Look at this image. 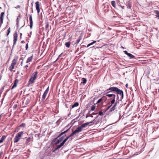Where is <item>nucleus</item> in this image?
<instances>
[{
	"label": "nucleus",
	"instance_id": "nucleus-1",
	"mask_svg": "<svg viewBox=\"0 0 159 159\" xmlns=\"http://www.w3.org/2000/svg\"><path fill=\"white\" fill-rule=\"evenodd\" d=\"M108 90H110L114 92H116L118 94V95L120 97V100L121 101V100L123 98V93L122 91L120 90L117 88L115 87H112L109 88L107 90V91Z\"/></svg>",
	"mask_w": 159,
	"mask_h": 159
},
{
	"label": "nucleus",
	"instance_id": "nucleus-2",
	"mask_svg": "<svg viewBox=\"0 0 159 159\" xmlns=\"http://www.w3.org/2000/svg\"><path fill=\"white\" fill-rule=\"evenodd\" d=\"M81 130H75L73 131L70 135L67 136L59 145H58L57 146V148H56V149H58L60 148L61 147L64 145L66 142L70 137L73 136L74 134L80 132L81 131Z\"/></svg>",
	"mask_w": 159,
	"mask_h": 159
},
{
	"label": "nucleus",
	"instance_id": "nucleus-3",
	"mask_svg": "<svg viewBox=\"0 0 159 159\" xmlns=\"http://www.w3.org/2000/svg\"><path fill=\"white\" fill-rule=\"evenodd\" d=\"M37 74L38 72L37 71L35 72L32 74L29 81L30 83L33 84L34 83V80H35L36 78Z\"/></svg>",
	"mask_w": 159,
	"mask_h": 159
},
{
	"label": "nucleus",
	"instance_id": "nucleus-4",
	"mask_svg": "<svg viewBox=\"0 0 159 159\" xmlns=\"http://www.w3.org/2000/svg\"><path fill=\"white\" fill-rule=\"evenodd\" d=\"M23 134V132H20L17 133L14 139V142L15 143L17 142L22 137Z\"/></svg>",
	"mask_w": 159,
	"mask_h": 159
},
{
	"label": "nucleus",
	"instance_id": "nucleus-5",
	"mask_svg": "<svg viewBox=\"0 0 159 159\" xmlns=\"http://www.w3.org/2000/svg\"><path fill=\"white\" fill-rule=\"evenodd\" d=\"M17 57H16L12 60L11 67V70L14 68V66L16 65L17 63Z\"/></svg>",
	"mask_w": 159,
	"mask_h": 159
},
{
	"label": "nucleus",
	"instance_id": "nucleus-6",
	"mask_svg": "<svg viewBox=\"0 0 159 159\" xmlns=\"http://www.w3.org/2000/svg\"><path fill=\"white\" fill-rule=\"evenodd\" d=\"M49 90V87H48L46 90L44 92L43 95L42 97V100L44 101L45 98L46 96L47 95V94L48 93V92Z\"/></svg>",
	"mask_w": 159,
	"mask_h": 159
},
{
	"label": "nucleus",
	"instance_id": "nucleus-7",
	"mask_svg": "<svg viewBox=\"0 0 159 159\" xmlns=\"http://www.w3.org/2000/svg\"><path fill=\"white\" fill-rule=\"evenodd\" d=\"M35 4L36 5V8L37 11V12L39 13L40 12V4L39 2L38 1L36 2Z\"/></svg>",
	"mask_w": 159,
	"mask_h": 159
},
{
	"label": "nucleus",
	"instance_id": "nucleus-8",
	"mask_svg": "<svg viewBox=\"0 0 159 159\" xmlns=\"http://www.w3.org/2000/svg\"><path fill=\"white\" fill-rule=\"evenodd\" d=\"M4 12H2L1 14L0 17V27L1 26L2 24L3 23V20L4 18Z\"/></svg>",
	"mask_w": 159,
	"mask_h": 159
},
{
	"label": "nucleus",
	"instance_id": "nucleus-9",
	"mask_svg": "<svg viewBox=\"0 0 159 159\" xmlns=\"http://www.w3.org/2000/svg\"><path fill=\"white\" fill-rule=\"evenodd\" d=\"M17 34L16 33H15L14 34L13 46L16 43V42L17 40Z\"/></svg>",
	"mask_w": 159,
	"mask_h": 159
},
{
	"label": "nucleus",
	"instance_id": "nucleus-10",
	"mask_svg": "<svg viewBox=\"0 0 159 159\" xmlns=\"http://www.w3.org/2000/svg\"><path fill=\"white\" fill-rule=\"evenodd\" d=\"M124 52L125 54L128 56H129L130 58L131 59L135 58V56H134L133 55L130 53H128L127 51H124Z\"/></svg>",
	"mask_w": 159,
	"mask_h": 159
},
{
	"label": "nucleus",
	"instance_id": "nucleus-11",
	"mask_svg": "<svg viewBox=\"0 0 159 159\" xmlns=\"http://www.w3.org/2000/svg\"><path fill=\"white\" fill-rule=\"evenodd\" d=\"M29 19H30V27L31 29L32 28L33 26V22L32 20V15H29Z\"/></svg>",
	"mask_w": 159,
	"mask_h": 159
},
{
	"label": "nucleus",
	"instance_id": "nucleus-12",
	"mask_svg": "<svg viewBox=\"0 0 159 159\" xmlns=\"http://www.w3.org/2000/svg\"><path fill=\"white\" fill-rule=\"evenodd\" d=\"M92 122H88V123H84L81 126V127H78L77 129H81L82 128H83V127H85L86 126L88 125L90 123H92Z\"/></svg>",
	"mask_w": 159,
	"mask_h": 159
},
{
	"label": "nucleus",
	"instance_id": "nucleus-13",
	"mask_svg": "<svg viewBox=\"0 0 159 159\" xmlns=\"http://www.w3.org/2000/svg\"><path fill=\"white\" fill-rule=\"evenodd\" d=\"M32 141V138L29 137L26 139L25 143L26 144H29L30 143V142Z\"/></svg>",
	"mask_w": 159,
	"mask_h": 159
},
{
	"label": "nucleus",
	"instance_id": "nucleus-14",
	"mask_svg": "<svg viewBox=\"0 0 159 159\" xmlns=\"http://www.w3.org/2000/svg\"><path fill=\"white\" fill-rule=\"evenodd\" d=\"M116 105H117L116 103L114 105L113 107L111 108V110H110V111H114L115 110L116 107Z\"/></svg>",
	"mask_w": 159,
	"mask_h": 159
},
{
	"label": "nucleus",
	"instance_id": "nucleus-15",
	"mask_svg": "<svg viewBox=\"0 0 159 159\" xmlns=\"http://www.w3.org/2000/svg\"><path fill=\"white\" fill-rule=\"evenodd\" d=\"M18 82V80L17 81L16 80L15 81V82H14V83L13 85V86L11 88L12 89H13L15 87H16L17 84Z\"/></svg>",
	"mask_w": 159,
	"mask_h": 159
},
{
	"label": "nucleus",
	"instance_id": "nucleus-16",
	"mask_svg": "<svg viewBox=\"0 0 159 159\" xmlns=\"http://www.w3.org/2000/svg\"><path fill=\"white\" fill-rule=\"evenodd\" d=\"M106 96L111 98H113V97H116L115 95L113 94H108L106 95Z\"/></svg>",
	"mask_w": 159,
	"mask_h": 159
},
{
	"label": "nucleus",
	"instance_id": "nucleus-17",
	"mask_svg": "<svg viewBox=\"0 0 159 159\" xmlns=\"http://www.w3.org/2000/svg\"><path fill=\"white\" fill-rule=\"evenodd\" d=\"M6 138V136L5 135L3 136L1 139H0V143H2L3 142V140L5 139Z\"/></svg>",
	"mask_w": 159,
	"mask_h": 159
},
{
	"label": "nucleus",
	"instance_id": "nucleus-18",
	"mask_svg": "<svg viewBox=\"0 0 159 159\" xmlns=\"http://www.w3.org/2000/svg\"><path fill=\"white\" fill-rule=\"evenodd\" d=\"M25 124L24 123L21 124L19 126V129H23L25 128Z\"/></svg>",
	"mask_w": 159,
	"mask_h": 159
},
{
	"label": "nucleus",
	"instance_id": "nucleus-19",
	"mask_svg": "<svg viewBox=\"0 0 159 159\" xmlns=\"http://www.w3.org/2000/svg\"><path fill=\"white\" fill-rule=\"evenodd\" d=\"M79 105V103L77 102H76L72 106V108H74L75 107H77Z\"/></svg>",
	"mask_w": 159,
	"mask_h": 159
},
{
	"label": "nucleus",
	"instance_id": "nucleus-20",
	"mask_svg": "<svg viewBox=\"0 0 159 159\" xmlns=\"http://www.w3.org/2000/svg\"><path fill=\"white\" fill-rule=\"evenodd\" d=\"M32 57H33V56H32L29 57L28 58V59L26 61L27 63H28L31 61L32 59Z\"/></svg>",
	"mask_w": 159,
	"mask_h": 159
},
{
	"label": "nucleus",
	"instance_id": "nucleus-21",
	"mask_svg": "<svg viewBox=\"0 0 159 159\" xmlns=\"http://www.w3.org/2000/svg\"><path fill=\"white\" fill-rule=\"evenodd\" d=\"M115 97H113V98H111L112 99L111 101V105H112L115 103Z\"/></svg>",
	"mask_w": 159,
	"mask_h": 159
},
{
	"label": "nucleus",
	"instance_id": "nucleus-22",
	"mask_svg": "<svg viewBox=\"0 0 159 159\" xmlns=\"http://www.w3.org/2000/svg\"><path fill=\"white\" fill-rule=\"evenodd\" d=\"M96 42V41H93V42H92V43L89 44L87 45V47H89L90 46L93 45V44L95 43Z\"/></svg>",
	"mask_w": 159,
	"mask_h": 159
},
{
	"label": "nucleus",
	"instance_id": "nucleus-23",
	"mask_svg": "<svg viewBox=\"0 0 159 159\" xmlns=\"http://www.w3.org/2000/svg\"><path fill=\"white\" fill-rule=\"evenodd\" d=\"M155 14H156L157 17H158V19H159V11H155Z\"/></svg>",
	"mask_w": 159,
	"mask_h": 159
},
{
	"label": "nucleus",
	"instance_id": "nucleus-24",
	"mask_svg": "<svg viewBox=\"0 0 159 159\" xmlns=\"http://www.w3.org/2000/svg\"><path fill=\"white\" fill-rule=\"evenodd\" d=\"M82 80H83V82H81V83H83V84H85L87 82V80L84 78L82 79Z\"/></svg>",
	"mask_w": 159,
	"mask_h": 159
},
{
	"label": "nucleus",
	"instance_id": "nucleus-25",
	"mask_svg": "<svg viewBox=\"0 0 159 159\" xmlns=\"http://www.w3.org/2000/svg\"><path fill=\"white\" fill-rule=\"evenodd\" d=\"M111 4L112 6L114 7H116V3L115 2V1H112L111 2Z\"/></svg>",
	"mask_w": 159,
	"mask_h": 159
},
{
	"label": "nucleus",
	"instance_id": "nucleus-26",
	"mask_svg": "<svg viewBox=\"0 0 159 159\" xmlns=\"http://www.w3.org/2000/svg\"><path fill=\"white\" fill-rule=\"evenodd\" d=\"M65 45L66 46L67 48H69L70 45V42H68L65 43Z\"/></svg>",
	"mask_w": 159,
	"mask_h": 159
},
{
	"label": "nucleus",
	"instance_id": "nucleus-27",
	"mask_svg": "<svg viewBox=\"0 0 159 159\" xmlns=\"http://www.w3.org/2000/svg\"><path fill=\"white\" fill-rule=\"evenodd\" d=\"M66 130V131H65L63 132L62 133H61L58 136V137H59L60 136H61V135H62V134H64V133L67 132V131L68 130Z\"/></svg>",
	"mask_w": 159,
	"mask_h": 159
},
{
	"label": "nucleus",
	"instance_id": "nucleus-28",
	"mask_svg": "<svg viewBox=\"0 0 159 159\" xmlns=\"http://www.w3.org/2000/svg\"><path fill=\"white\" fill-rule=\"evenodd\" d=\"M64 135L63 137L61 138L60 139V140H58V141L57 142V143H59V142H61V141L63 139V137H64Z\"/></svg>",
	"mask_w": 159,
	"mask_h": 159
},
{
	"label": "nucleus",
	"instance_id": "nucleus-29",
	"mask_svg": "<svg viewBox=\"0 0 159 159\" xmlns=\"http://www.w3.org/2000/svg\"><path fill=\"white\" fill-rule=\"evenodd\" d=\"M95 108V106L93 105L91 107V110L92 111H94Z\"/></svg>",
	"mask_w": 159,
	"mask_h": 159
},
{
	"label": "nucleus",
	"instance_id": "nucleus-30",
	"mask_svg": "<svg viewBox=\"0 0 159 159\" xmlns=\"http://www.w3.org/2000/svg\"><path fill=\"white\" fill-rule=\"evenodd\" d=\"M7 36L8 35L10 32V27H9L7 30Z\"/></svg>",
	"mask_w": 159,
	"mask_h": 159
},
{
	"label": "nucleus",
	"instance_id": "nucleus-31",
	"mask_svg": "<svg viewBox=\"0 0 159 159\" xmlns=\"http://www.w3.org/2000/svg\"><path fill=\"white\" fill-rule=\"evenodd\" d=\"M99 115L100 116H102V115H103V112L102 111H99Z\"/></svg>",
	"mask_w": 159,
	"mask_h": 159
},
{
	"label": "nucleus",
	"instance_id": "nucleus-32",
	"mask_svg": "<svg viewBox=\"0 0 159 159\" xmlns=\"http://www.w3.org/2000/svg\"><path fill=\"white\" fill-rule=\"evenodd\" d=\"M102 100V99L101 98V99H99L98 101H97V103H100V102H101Z\"/></svg>",
	"mask_w": 159,
	"mask_h": 159
},
{
	"label": "nucleus",
	"instance_id": "nucleus-33",
	"mask_svg": "<svg viewBox=\"0 0 159 159\" xmlns=\"http://www.w3.org/2000/svg\"><path fill=\"white\" fill-rule=\"evenodd\" d=\"M28 67V65H26L24 67L25 69H27V67Z\"/></svg>",
	"mask_w": 159,
	"mask_h": 159
},
{
	"label": "nucleus",
	"instance_id": "nucleus-34",
	"mask_svg": "<svg viewBox=\"0 0 159 159\" xmlns=\"http://www.w3.org/2000/svg\"><path fill=\"white\" fill-rule=\"evenodd\" d=\"M25 48H26V49H27L28 48V44L27 43L26 45Z\"/></svg>",
	"mask_w": 159,
	"mask_h": 159
},
{
	"label": "nucleus",
	"instance_id": "nucleus-35",
	"mask_svg": "<svg viewBox=\"0 0 159 159\" xmlns=\"http://www.w3.org/2000/svg\"><path fill=\"white\" fill-rule=\"evenodd\" d=\"M119 96H120L119 95H117V99L118 100H119Z\"/></svg>",
	"mask_w": 159,
	"mask_h": 159
},
{
	"label": "nucleus",
	"instance_id": "nucleus-36",
	"mask_svg": "<svg viewBox=\"0 0 159 159\" xmlns=\"http://www.w3.org/2000/svg\"><path fill=\"white\" fill-rule=\"evenodd\" d=\"M111 105H111L110 106L108 107H107V109H108L110 108V107H111Z\"/></svg>",
	"mask_w": 159,
	"mask_h": 159
},
{
	"label": "nucleus",
	"instance_id": "nucleus-37",
	"mask_svg": "<svg viewBox=\"0 0 159 159\" xmlns=\"http://www.w3.org/2000/svg\"><path fill=\"white\" fill-rule=\"evenodd\" d=\"M125 86H126V87L127 88L128 86V84H126L125 85Z\"/></svg>",
	"mask_w": 159,
	"mask_h": 159
},
{
	"label": "nucleus",
	"instance_id": "nucleus-38",
	"mask_svg": "<svg viewBox=\"0 0 159 159\" xmlns=\"http://www.w3.org/2000/svg\"><path fill=\"white\" fill-rule=\"evenodd\" d=\"M97 114V113H92V114H93V115H95V114Z\"/></svg>",
	"mask_w": 159,
	"mask_h": 159
},
{
	"label": "nucleus",
	"instance_id": "nucleus-39",
	"mask_svg": "<svg viewBox=\"0 0 159 159\" xmlns=\"http://www.w3.org/2000/svg\"><path fill=\"white\" fill-rule=\"evenodd\" d=\"M21 42L22 43H24L25 42H24V41H21Z\"/></svg>",
	"mask_w": 159,
	"mask_h": 159
},
{
	"label": "nucleus",
	"instance_id": "nucleus-40",
	"mask_svg": "<svg viewBox=\"0 0 159 159\" xmlns=\"http://www.w3.org/2000/svg\"><path fill=\"white\" fill-rule=\"evenodd\" d=\"M60 119H59V120H58V121H57V122H58L59 121H60Z\"/></svg>",
	"mask_w": 159,
	"mask_h": 159
},
{
	"label": "nucleus",
	"instance_id": "nucleus-41",
	"mask_svg": "<svg viewBox=\"0 0 159 159\" xmlns=\"http://www.w3.org/2000/svg\"><path fill=\"white\" fill-rule=\"evenodd\" d=\"M8 69L10 70V67L8 68Z\"/></svg>",
	"mask_w": 159,
	"mask_h": 159
},
{
	"label": "nucleus",
	"instance_id": "nucleus-42",
	"mask_svg": "<svg viewBox=\"0 0 159 159\" xmlns=\"http://www.w3.org/2000/svg\"><path fill=\"white\" fill-rule=\"evenodd\" d=\"M91 116V117H93V116Z\"/></svg>",
	"mask_w": 159,
	"mask_h": 159
},
{
	"label": "nucleus",
	"instance_id": "nucleus-43",
	"mask_svg": "<svg viewBox=\"0 0 159 159\" xmlns=\"http://www.w3.org/2000/svg\"><path fill=\"white\" fill-rule=\"evenodd\" d=\"M110 92H108L107 93H109Z\"/></svg>",
	"mask_w": 159,
	"mask_h": 159
},
{
	"label": "nucleus",
	"instance_id": "nucleus-44",
	"mask_svg": "<svg viewBox=\"0 0 159 159\" xmlns=\"http://www.w3.org/2000/svg\"><path fill=\"white\" fill-rule=\"evenodd\" d=\"M61 54H60V55H59V57H60L61 56Z\"/></svg>",
	"mask_w": 159,
	"mask_h": 159
},
{
	"label": "nucleus",
	"instance_id": "nucleus-45",
	"mask_svg": "<svg viewBox=\"0 0 159 159\" xmlns=\"http://www.w3.org/2000/svg\"><path fill=\"white\" fill-rule=\"evenodd\" d=\"M32 12H33V10H32Z\"/></svg>",
	"mask_w": 159,
	"mask_h": 159
},
{
	"label": "nucleus",
	"instance_id": "nucleus-46",
	"mask_svg": "<svg viewBox=\"0 0 159 159\" xmlns=\"http://www.w3.org/2000/svg\"><path fill=\"white\" fill-rule=\"evenodd\" d=\"M26 70H25V71H26Z\"/></svg>",
	"mask_w": 159,
	"mask_h": 159
}]
</instances>
